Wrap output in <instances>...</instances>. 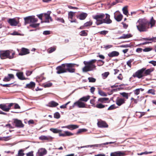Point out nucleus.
<instances>
[{"label": "nucleus", "mask_w": 156, "mask_h": 156, "mask_svg": "<svg viewBox=\"0 0 156 156\" xmlns=\"http://www.w3.org/2000/svg\"><path fill=\"white\" fill-rule=\"evenodd\" d=\"M93 18L96 20L95 22L97 25H99L103 23L107 24L112 23L110 19V16L107 13H100L93 16Z\"/></svg>", "instance_id": "obj_1"}, {"label": "nucleus", "mask_w": 156, "mask_h": 156, "mask_svg": "<svg viewBox=\"0 0 156 156\" xmlns=\"http://www.w3.org/2000/svg\"><path fill=\"white\" fill-rule=\"evenodd\" d=\"M75 64L73 63H65L62 64L61 66H58L56 68L57 70L56 73L59 74L69 72L70 73H74L75 69L73 68Z\"/></svg>", "instance_id": "obj_2"}, {"label": "nucleus", "mask_w": 156, "mask_h": 156, "mask_svg": "<svg viewBox=\"0 0 156 156\" xmlns=\"http://www.w3.org/2000/svg\"><path fill=\"white\" fill-rule=\"evenodd\" d=\"M148 24V22L146 19H140L136 23V27L140 32H145L149 28L147 26Z\"/></svg>", "instance_id": "obj_3"}, {"label": "nucleus", "mask_w": 156, "mask_h": 156, "mask_svg": "<svg viewBox=\"0 0 156 156\" xmlns=\"http://www.w3.org/2000/svg\"><path fill=\"white\" fill-rule=\"evenodd\" d=\"M96 61L97 60L95 59H92L88 62L84 61L83 63L86 66L82 69L83 71L87 72L95 69L96 66L94 64Z\"/></svg>", "instance_id": "obj_4"}, {"label": "nucleus", "mask_w": 156, "mask_h": 156, "mask_svg": "<svg viewBox=\"0 0 156 156\" xmlns=\"http://www.w3.org/2000/svg\"><path fill=\"white\" fill-rule=\"evenodd\" d=\"M15 52L12 50H8L0 51V57L2 59L9 58L11 59L14 58Z\"/></svg>", "instance_id": "obj_5"}, {"label": "nucleus", "mask_w": 156, "mask_h": 156, "mask_svg": "<svg viewBox=\"0 0 156 156\" xmlns=\"http://www.w3.org/2000/svg\"><path fill=\"white\" fill-rule=\"evenodd\" d=\"M50 130L54 133H58L60 136L65 137L66 136H70L73 135L72 133L68 131H64V133H62V130L58 129L56 128H51Z\"/></svg>", "instance_id": "obj_6"}, {"label": "nucleus", "mask_w": 156, "mask_h": 156, "mask_svg": "<svg viewBox=\"0 0 156 156\" xmlns=\"http://www.w3.org/2000/svg\"><path fill=\"white\" fill-rule=\"evenodd\" d=\"M14 104V103L2 104H0V108L4 111L8 112Z\"/></svg>", "instance_id": "obj_7"}, {"label": "nucleus", "mask_w": 156, "mask_h": 156, "mask_svg": "<svg viewBox=\"0 0 156 156\" xmlns=\"http://www.w3.org/2000/svg\"><path fill=\"white\" fill-rule=\"evenodd\" d=\"M145 70V68H143L141 69L138 70L135 74H134L133 76L134 77H137L138 78H140L144 76L143 73Z\"/></svg>", "instance_id": "obj_8"}, {"label": "nucleus", "mask_w": 156, "mask_h": 156, "mask_svg": "<svg viewBox=\"0 0 156 156\" xmlns=\"http://www.w3.org/2000/svg\"><path fill=\"white\" fill-rule=\"evenodd\" d=\"M75 106H77L80 108H83L85 107V104L83 102H81V101H80V100L75 102L72 107L74 108Z\"/></svg>", "instance_id": "obj_9"}, {"label": "nucleus", "mask_w": 156, "mask_h": 156, "mask_svg": "<svg viewBox=\"0 0 156 156\" xmlns=\"http://www.w3.org/2000/svg\"><path fill=\"white\" fill-rule=\"evenodd\" d=\"M97 125L98 127L100 128H106L108 127V124L105 121L101 120L98 122Z\"/></svg>", "instance_id": "obj_10"}, {"label": "nucleus", "mask_w": 156, "mask_h": 156, "mask_svg": "<svg viewBox=\"0 0 156 156\" xmlns=\"http://www.w3.org/2000/svg\"><path fill=\"white\" fill-rule=\"evenodd\" d=\"M142 39L144 41H148L149 44L153 42H156V37L143 38Z\"/></svg>", "instance_id": "obj_11"}, {"label": "nucleus", "mask_w": 156, "mask_h": 156, "mask_svg": "<svg viewBox=\"0 0 156 156\" xmlns=\"http://www.w3.org/2000/svg\"><path fill=\"white\" fill-rule=\"evenodd\" d=\"M8 22L11 26H16L18 23V22L14 18L9 19L8 21Z\"/></svg>", "instance_id": "obj_12"}, {"label": "nucleus", "mask_w": 156, "mask_h": 156, "mask_svg": "<svg viewBox=\"0 0 156 156\" xmlns=\"http://www.w3.org/2000/svg\"><path fill=\"white\" fill-rule=\"evenodd\" d=\"M124 155L125 153L121 151H115L110 154V156H123Z\"/></svg>", "instance_id": "obj_13"}, {"label": "nucleus", "mask_w": 156, "mask_h": 156, "mask_svg": "<svg viewBox=\"0 0 156 156\" xmlns=\"http://www.w3.org/2000/svg\"><path fill=\"white\" fill-rule=\"evenodd\" d=\"M47 152L46 149L44 148H41L38 150L37 154L39 156H43L46 154Z\"/></svg>", "instance_id": "obj_14"}, {"label": "nucleus", "mask_w": 156, "mask_h": 156, "mask_svg": "<svg viewBox=\"0 0 156 156\" xmlns=\"http://www.w3.org/2000/svg\"><path fill=\"white\" fill-rule=\"evenodd\" d=\"M14 123L16 126L18 127H23L24 126L21 121L17 119H15L14 121Z\"/></svg>", "instance_id": "obj_15"}, {"label": "nucleus", "mask_w": 156, "mask_h": 156, "mask_svg": "<svg viewBox=\"0 0 156 156\" xmlns=\"http://www.w3.org/2000/svg\"><path fill=\"white\" fill-rule=\"evenodd\" d=\"M30 52L29 49L23 48L21 49V52L19 53L20 55H23L29 53Z\"/></svg>", "instance_id": "obj_16"}, {"label": "nucleus", "mask_w": 156, "mask_h": 156, "mask_svg": "<svg viewBox=\"0 0 156 156\" xmlns=\"http://www.w3.org/2000/svg\"><path fill=\"white\" fill-rule=\"evenodd\" d=\"M119 55V53L116 51H112L109 52L108 54V56L110 57H116Z\"/></svg>", "instance_id": "obj_17"}, {"label": "nucleus", "mask_w": 156, "mask_h": 156, "mask_svg": "<svg viewBox=\"0 0 156 156\" xmlns=\"http://www.w3.org/2000/svg\"><path fill=\"white\" fill-rule=\"evenodd\" d=\"M125 100L124 98H119L116 99V104L118 106H120L125 103Z\"/></svg>", "instance_id": "obj_18"}, {"label": "nucleus", "mask_w": 156, "mask_h": 156, "mask_svg": "<svg viewBox=\"0 0 156 156\" xmlns=\"http://www.w3.org/2000/svg\"><path fill=\"white\" fill-rule=\"evenodd\" d=\"M39 138L40 140H51L53 139V138L51 136H41L39 137Z\"/></svg>", "instance_id": "obj_19"}, {"label": "nucleus", "mask_w": 156, "mask_h": 156, "mask_svg": "<svg viewBox=\"0 0 156 156\" xmlns=\"http://www.w3.org/2000/svg\"><path fill=\"white\" fill-rule=\"evenodd\" d=\"M16 76L20 80H23L26 79V78L23 76V73L21 72L17 73H16Z\"/></svg>", "instance_id": "obj_20"}, {"label": "nucleus", "mask_w": 156, "mask_h": 156, "mask_svg": "<svg viewBox=\"0 0 156 156\" xmlns=\"http://www.w3.org/2000/svg\"><path fill=\"white\" fill-rule=\"evenodd\" d=\"M132 35L130 34H123L122 36L120 37L119 39H126L131 37Z\"/></svg>", "instance_id": "obj_21"}, {"label": "nucleus", "mask_w": 156, "mask_h": 156, "mask_svg": "<svg viewBox=\"0 0 156 156\" xmlns=\"http://www.w3.org/2000/svg\"><path fill=\"white\" fill-rule=\"evenodd\" d=\"M87 16V14L85 12H83L80 14L78 17V18L80 20L85 19Z\"/></svg>", "instance_id": "obj_22"}, {"label": "nucleus", "mask_w": 156, "mask_h": 156, "mask_svg": "<svg viewBox=\"0 0 156 156\" xmlns=\"http://www.w3.org/2000/svg\"><path fill=\"white\" fill-rule=\"evenodd\" d=\"M58 105V103L54 101H52L48 103V106L50 107H54Z\"/></svg>", "instance_id": "obj_23"}, {"label": "nucleus", "mask_w": 156, "mask_h": 156, "mask_svg": "<svg viewBox=\"0 0 156 156\" xmlns=\"http://www.w3.org/2000/svg\"><path fill=\"white\" fill-rule=\"evenodd\" d=\"M109 98H102L98 99V101L102 103H106L109 102Z\"/></svg>", "instance_id": "obj_24"}, {"label": "nucleus", "mask_w": 156, "mask_h": 156, "mask_svg": "<svg viewBox=\"0 0 156 156\" xmlns=\"http://www.w3.org/2000/svg\"><path fill=\"white\" fill-rule=\"evenodd\" d=\"M68 129L73 130L79 128V126L76 125H68Z\"/></svg>", "instance_id": "obj_25"}, {"label": "nucleus", "mask_w": 156, "mask_h": 156, "mask_svg": "<svg viewBox=\"0 0 156 156\" xmlns=\"http://www.w3.org/2000/svg\"><path fill=\"white\" fill-rule=\"evenodd\" d=\"M155 21L154 20L153 17H152L151 18L150 21V22H148V24L147 25V26L149 27V25H151V27L152 28L155 25Z\"/></svg>", "instance_id": "obj_26"}, {"label": "nucleus", "mask_w": 156, "mask_h": 156, "mask_svg": "<svg viewBox=\"0 0 156 156\" xmlns=\"http://www.w3.org/2000/svg\"><path fill=\"white\" fill-rule=\"evenodd\" d=\"M35 84L34 82H31L27 84L25 87H27L29 88H34L35 87Z\"/></svg>", "instance_id": "obj_27"}, {"label": "nucleus", "mask_w": 156, "mask_h": 156, "mask_svg": "<svg viewBox=\"0 0 156 156\" xmlns=\"http://www.w3.org/2000/svg\"><path fill=\"white\" fill-rule=\"evenodd\" d=\"M153 71V70L151 69H148L146 70H145L143 73L144 76L149 75Z\"/></svg>", "instance_id": "obj_28"}, {"label": "nucleus", "mask_w": 156, "mask_h": 156, "mask_svg": "<svg viewBox=\"0 0 156 156\" xmlns=\"http://www.w3.org/2000/svg\"><path fill=\"white\" fill-rule=\"evenodd\" d=\"M25 20V25L30 23L31 16L26 17L24 18Z\"/></svg>", "instance_id": "obj_29"}, {"label": "nucleus", "mask_w": 156, "mask_h": 156, "mask_svg": "<svg viewBox=\"0 0 156 156\" xmlns=\"http://www.w3.org/2000/svg\"><path fill=\"white\" fill-rule=\"evenodd\" d=\"M90 96L88 95L86 96L83 97L80 99V101L87 102L90 98Z\"/></svg>", "instance_id": "obj_30"}, {"label": "nucleus", "mask_w": 156, "mask_h": 156, "mask_svg": "<svg viewBox=\"0 0 156 156\" xmlns=\"http://www.w3.org/2000/svg\"><path fill=\"white\" fill-rule=\"evenodd\" d=\"M144 90V89H143L141 88H138L134 90L133 92L135 95H138L140 94V91H143Z\"/></svg>", "instance_id": "obj_31"}, {"label": "nucleus", "mask_w": 156, "mask_h": 156, "mask_svg": "<svg viewBox=\"0 0 156 156\" xmlns=\"http://www.w3.org/2000/svg\"><path fill=\"white\" fill-rule=\"evenodd\" d=\"M122 15L120 14L118 15L116 17L115 16V18L117 21L119 22L122 20Z\"/></svg>", "instance_id": "obj_32"}, {"label": "nucleus", "mask_w": 156, "mask_h": 156, "mask_svg": "<svg viewBox=\"0 0 156 156\" xmlns=\"http://www.w3.org/2000/svg\"><path fill=\"white\" fill-rule=\"evenodd\" d=\"M37 19L35 18V16H31V21L30 23H34L37 21Z\"/></svg>", "instance_id": "obj_33"}, {"label": "nucleus", "mask_w": 156, "mask_h": 156, "mask_svg": "<svg viewBox=\"0 0 156 156\" xmlns=\"http://www.w3.org/2000/svg\"><path fill=\"white\" fill-rule=\"evenodd\" d=\"M87 131V129H78L77 132L76 134H78L81 133L86 132Z\"/></svg>", "instance_id": "obj_34"}, {"label": "nucleus", "mask_w": 156, "mask_h": 156, "mask_svg": "<svg viewBox=\"0 0 156 156\" xmlns=\"http://www.w3.org/2000/svg\"><path fill=\"white\" fill-rule=\"evenodd\" d=\"M80 35L83 36H86L87 35V33L86 30H83L81 31L80 33Z\"/></svg>", "instance_id": "obj_35"}, {"label": "nucleus", "mask_w": 156, "mask_h": 156, "mask_svg": "<svg viewBox=\"0 0 156 156\" xmlns=\"http://www.w3.org/2000/svg\"><path fill=\"white\" fill-rule=\"evenodd\" d=\"M109 72H105L101 75L102 78L104 79L106 78L108 75H109Z\"/></svg>", "instance_id": "obj_36"}, {"label": "nucleus", "mask_w": 156, "mask_h": 156, "mask_svg": "<svg viewBox=\"0 0 156 156\" xmlns=\"http://www.w3.org/2000/svg\"><path fill=\"white\" fill-rule=\"evenodd\" d=\"M97 65L99 66L103 65L104 63V62L101 60H99L98 61L97 60Z\"/></svg>", "instance_id": "obj_37"}, {"label": "nucleus", "mask_w": 156, "mask_h": 156, "mask_svg": "<svg viewBox=\"0 0 156 156\" xmlns=\"http://www.w3.org/2000/svg\"><path fill=\"white\" fill-rule=\"evenodd\" d=\"M75 13V12L72 11L69 12L68 13L69 19L72 20L73 19V16L74 15Z\"/></svg>", "instance_id": "obj_38"}, {"label": "nucleus", "mask_w": 156, "mask_h": 156, "mask_svg": "<svg viewBox=\"0 0 156 156\" xmlns=\"http://www.w3.org/2000/svg\"><path fill=\"white\" fill-rule=\"evenodd\" d=\"M133 61L134 59H131L127 62L126 64L128 66H129L130 68L131 67V63L133 62Z\"/></svg>", "instance_id": "obj_39"}, {"label": "nucleus", "mask_w": 156, "mask_h": 156, "mask_svg": "<svg viewBox=\"0 0 156 156\" xmlns=\"http://www.w3.org/2000/svg\"><path fill=\"white\" fill-rule=\"evenodd\" d=\"M94 107L98 108H104L105 106L104 105H102L100 103L97 104Z\"/></svg>", "instance_id": "obj_40"}, {"label": "nucleus", "mask_w": 156, "mask_h": 156, "mask_svg": "<svg viewBox=\"0 0 156 156\" xmlns=\"http://www.w3.org/2000/svg\"><path fill=\"white\" fill-rule=\"evenodd\" d=\"M122 11L124 14L125 15H127L128 13V11L127 7H125L122 9Z\"/></svg>", "instance_id": "obj_41"}, {"label": "nucleus", "mask_w": 156, "mask_h": 156, "mask_svg": "<svg viewBox=\"0 0 156 156\" xmlns=\"http://www.w3.org/2000/svg\"><path fill=\"white\" fill-rule=\"evenodd\" d=\"M120 94L123 97L126 98V99L128 98V94L125 92H122L120 93Z\"/></svg>", "instance_id": "obj_42"}, {"label": "nucleus", "mask_w": 156, "mask_h": 156, "mask_svg": "<svg viewBox=\"0 0 156 156\" xmlns=\"http://www.w3.org/2000/svg\"><path fill=\"white\" fill-rule=\"evenodd\" d=\"M24 151L22 149H20L18 151V154L20 155V156H23L25 154L23 153Z\"/></svg>", "instance_id": "obj_43"}, {"label": "nucleus", "mask_w": 156, "mask_h": 156, "mask_svg": "<svg viewBox=\"0 0 156 156\" xmlns=\"http://www.w3.org/2000/svg\"><path fill=\"white\" fill-rule=\"evenodd\" d=\"M92 23L91 21L87 22L84 24V26L85 27H89L92 25Z\"/></svg>", "instance_id": "obj_44"}, {"label": "nucleus", "mask_w": 156, "mask_h": 156, "mask_svg": "<svg viewBox=\"0 0 156 156\" xmlns=\"http://www.w3.org/2000/svg\"><path fill=\"white\" fill-rule=\"evenodd\" d=\"M88 80H89V82L92 83H94L95 82L96 80L95 78L92 77H89L88 78Z\"/></svg>", "instance_id": "obj_45"}, {"label": "nucleus", "mask_w": 156, "mask_h": 156, "mask_svg": "<svg viewBox=\"0 0 156 156\" xmlns=\"http://www.w3.org/2000/svg\"><path fill=\"white\" fill-rule=\"evenodd\" d=\"M98 93L101 96H107L106 94L104 92L102 91L101 90H99L98 91Z\"/></svg>", "instance_id": "obj_46"}, {"label": "nucleus", "mask_w": 156, "mask_h": 156, "mask_svg": "<svg viewBox=\"0 0 156 156\" xmlns=\"http://www.w3.org/2000/svg\"><path fill=\"white\" fill-rule=\"evenodd\" d=\"M39 23H33L32 24H30V26L33 28H36L38 27L39 26Z\"/></svg>", "instance_id": "obj_47"}, {"label": "nucleus", "mask_w": 156, "mask_h": 156, "mask_svg": "<svg viewBox=\"0 0 156 156\" xmlns=\"http://www.w3.org/2000/svg\"><path fill=\"white\" fill-rule=\"evenodd\" d=\"M152 48L149 47H147L143 49V50L144 52H148L152 50Z\"/></svg>", "instance_id": "obj_48"}, {"label": "nucleus", "mask_w": 156, "mask_h": 156, "mask_svg": "<svg viewBox=\"0 0 156 156\" xmlns=\"http://www.w3.org/2000/svg\"><path fill=\"white\" fill-rule=\"evenodd\" d=\"M56 20L62 23H64L65 22V21L62 18L57 17L56 18Z\"/></svg>", "instance_id": "obj_49"}, {"label": "nucleus", "mask_w": 156, "mask_h": 156, "mask_svg": "<svg viewBox=\"0 0 156 156\" xmlns=\"http://www.w3.org/2000/svg\"><path fill=\"white\" fill-rule=\"evenodd\" d=\"M10 136L2 137V140H3V141H7V140H10Z\"/></svg>", "instance_id": "obj_50"}, {"label": "nucleus", "mask_w": 156, "mask_h": 156, "mask_svg": "<svg viewBox=\"0 0 156 156\" xmlns=\"http://www.w3.org/2000/svg\"><path fill=\"white\" fill-rule=\"evenodd\" d=\"M147 93L148 94H151L153 95H155V90L153 89H150L147 91Z\"/></svg>", "instance_id": "obj_51"}, {"label": "nucleus", "mask_w": 156, "mask_h": 156, "mask_svg": "<svg viewBox=\"0 0 156 156\" xmlns=\"http://www.w3.org/2000/svg\"><path fill=\"white\" fill-rule=\"evenodd\" d=\"M54 116L55 118L59 119L60 117V115L58 112H56L54 114Z\"/></svg>", "instance_id": "obj_52"}, {"label": "nucleus", "mask_w": 156, "mask_h": 156, "mask_svg": "<svg viewBox=\"0 0 156 156\" xmlns=\"http://www.w3.org/2000/svg\"><path fill=\"white\" fill-rule=\"evenodd\" d=\"M70 101H69L66 104L60 106V108H66L67 105L70 103Z\"/></svg>", "instance_id": "obj_53"}, {"label": "nucleus", "mask_w": 156, "mask_h": 156, "mask_svg": "<svg viewBox=\"0 0 156 156\" xmlns=\"http://www.w3.org/2000/svg\"><path fill=\"white\" fill-rule=\"evenodd\" d=\"M116 108L115 105H112L110 106L108 109V110H113Z\"/></svg>", "instance_id": "obj_54"}, {"label": "nucleus", "mask_w": 156, "mask_h": 156, "mask_svg": "<svg viewBox=\"0 0 156 156\" xmlns=\"http://www.w3.org/2000/svg\"><path fill=\"white\" fill-rule=\"evenodd\" d=\"M55 50V48H51L48 50V52L49 53H50L54 51Z\"/></svg>", "instance_id": "obj_55"}, {"label": "nucleus", "mask_w": 156, "mask_h": 156, "mask_svg": "<svg viewBox=\"0 0 156 156\" xmlns=\"http://www.w3.org/2000/svg\"><path fill=\"white\" fill-rule=\"evenodd\" d=\"M108 32V31L107 30H103L101 31H100L99 32V34H102L103 35H105L106 34H107Z\"/></svg>", "instance_id": "obj_56"}, {"label": "nucleus", "mask_w": 156, "mask_h": 156, "mask_svg": "<svg viewBox=\"0 0 156 156\" xmlns=\"http://www.w3.org/2000/svg\"><path fill=\"white\" fill-rule=\"evenodd\" d=\"M52 83H48L45 84L44 85V87H49L51 86Z\"/></svg>", "instance_id": "obj_57"}, {"label": "nucleus", "mask_w": 156, "mask_h": 156, "mask_svg": "<svg viewBox=\"0 0 156 156\" xmlns=\"http://www.w3.org/2000/svg\"><path fill=\"white\" fill-rule=\"evenodd\" d=\"M34 152L32 151L26 154L27 156H34Z\"/></svg>", "instance_id": "obj_58"}, {"label": "nucleus", "mask_w": 156, "mask_h": 156, "mask_svg": "<svg viewBox=\"0 0 156 156\" xmlns=\"http://www.w3.org/2000/svg\"><path fill=\"white\" fill-rule=\"evenodd\" d=\"M112 46H113L112 45H107L106 46H104V48H105V49H108L112 47Z\"/></svg>", "instance_id": "obj_59"}, {"label": "nucleus", "mask_w": 156, "mask_h": 156, "mask_svg": "<svg viewBox=\"0 0 156 156\" xmlns=\"http://www.w3.org/2000/svg\"><path fill=\"white\" fill-rule=\"evenodd\" d=\"M45 18L47 20H50L51 21H52V19L51 17L49 15L46 14L45 15Z\"/></svg>", "instance_id": "obj_60"}, {"label": "nucleus", "mask_w": 156, "mask_h": 156, "mask_svg": "<svg viewBox=\"0 0 156 156\" xmlns=\"http://www.w3.org/2000/svg\"><path fill=\"white\" fill-rule=\"evenodd\" d=\"M11 80L10 78L8 76H5V77L4 78L3 80L4 81H10Z\"/></svg>", "instance_id": "obj_61"}, {"label": "nucleus", "mask_w": 156, "mask_h": 156, "mask_svg": "<svg viewBox=\"0 0 156 156\" xmlns=\"http://www.w3.org/2000/svg\"><path fill=\"white\" fill-rule=\"evenodd\" d=\"M50 34V31L49 30L44 31L43 32V34L45 35L49 34Z\"/></svg>", "instance_id": "obj_62"}, {"label": "nucleus", "mask_w": 156, "mask_h": 156, "mask_svg": "<svg viewBox=\"0 0 156 156\" xmlns=\"http://www.w3.org/2000/svg\"><path fill=\"white\" fill-rule=\"evenodd\" d=\"M14 108L15 109H20V106L16 103H14Z\"/></svg>", "instance_id": "obj_63"}, {"label": "nucleus", "mask_w": 156, "mask_h": 156, "mask_svg": "<svg viewBox=\"0 0 156 156\" xmlns=\"http://www.w3.org/2000/svg\"><path fill=\"white\" fill-rule=\"evenodd\" d=\"M149 63L152 64L154 66H156V61H150Z\"/></svg>", "instance_id": "obj_64"}]
</instances>
